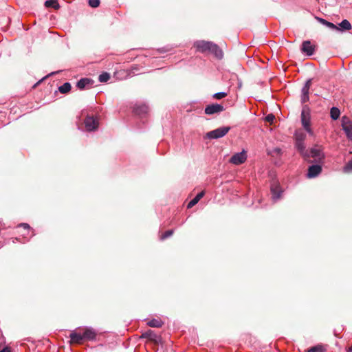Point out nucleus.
<instances>
[{"mask_svg": "<svg viewBox=\"0 0 352 352\" xmlns=\"http://www.w3.org/2000/svg\"><path fill=\"white\" fill-rule=\"evenodd\" d=\"M193 46L197 51L201 53H210L218 59H221L223 56V52L220 47L211 41H197Z\"/></svg>", "mask_w": 352, "mask_h": 352, "instance_id": "f257e3e1", "label": "nucleus"}, {"mask_svg": "<svg viewBox=\"0 0 352 352\" xmlns=\"http://www.w3.org/2000/svg\"><path fill=\"white\" fill-rule=\"evenodd\" d=\"M304 157L305 160H308L310 157L313 158L314 160L311 162H322L324 159V155L321 146H316L311 148L309 151H306Z\"/></svg>", "mask_w": 352, "mask_h": 352, "instance_id": "f03ea898", "label": "nucleus"}, {"mask_svg": "<svg viewBox=\"0 0 352 352\" xmlns=\"http://www.w3.org/2000/svg\"><path fill=\"white\" fill-rule=\"evenodd\" d=\"M310 109L307 105L302 107L301 112V122L305 130L311 135H314V132L310 126Z\"/></svg>", "mask_w": 352, "mask_h": 352, "instance_id": "7ed1b4c3", "label": "nucleus"}, {"mask_svg": "<svg viewBox=\"0 0 352 352\" xmlns=\"http://www.w3.org/2000/svg\"><path fill=\"white\" fill-rule=\"evenodd\" d=\"M230 130V126H223L211 131L206 133V138L209 139H217L225 136Z\"/></svg>", "mask_w": 352, "mask_h": 352, "instance_id": "20e7f679", "label": "nucleus"}, {"mask_svg": "<svg viewBox=\"0 0 352 352\" xmlns=\"http://www.w3.org/2000/svg\"><path fill=\"white\" fill-rule=\"evenodd\" d=\"M342 126L349 140H352V121L346 116L342 118Z\"/></svg>", "mask_w": 352, "mask_h": 352, "instance_id": "39448f33", "label": "nucleus"}, {"mask_svg": "<svg viewBox=\"0 0 352 352\" xmlns=\"http://www.w3.org/2000/svg\"><path fill=\"white\" fill-rule=\"evenodd\" d=\"M87 131H95L98 127V122L93 116H87L84 121Z\"/></svg>", "mask_w": 352, "mask_h": 352, "instance_id": "423d86ee", "label": "nucleus"}, {"mask_svg": "<svg viewBox=\"0 0 352 352\" xmlns=\"http://www.w3.org/2000/svg\"><path fill=\"white\" fill-rule=\"evenodd\" d=\"M224 111L223 105L219 104H212L206 106L204 112L206 115H213Z\"/></svg>", "mask_w": 352, "mask_h": 352, "instance_id": "0eeeda50", "label": "nucleus"}, {"mask_svg": "<svg viewBox=\"0 0 352 352\" xmlns=\"http://www.w3.org/2000/svg\"><path fill=\"white\" fill-rule=\"evenodd\" d=\"M247 159L246 154L244 151L241 153H235L230 159V162L235 164L239 165L243 164Z\"/></svg>", "mask_w": 352, "mask_h": 352, "instance_id": "6e6552de", "label": "nucleus"}, {"mask_svg": "<svg viewBox=\"0 0 352 352\" xmlns=\"http://www.w3.org/2000/svg\"><path fill=\"white\" fill-rule=\"evenodd\" d=\"M311 85V79H309L305 82L304 87L302 89V95H301V102L305 103L307 101H309V89Z\"/></svg>", "mask_w": 352, "mask_h": 352, "instance_id": "1a4fd4ad", "label": "nucleus"}, {"mask_svg": "<svg viewBox=\"0 0 352 352\" xmlns=\"http://www.w3.org/2000/svg\"><path fill=\"white\" fill-rule=\"evenodd\" d=\"M315 45H311L309 41L302 42L301 50L308 56H311L315 52Z\"/></svg>", "mask_w": 352, "mask_h": 352, "instance_id": "9d476101", "label": "nucleus"}, {"mask_svg": "<svg viewBox=\"0 0 352 352\" xmlns=\"http://www.w3.org/2000/svg\"><path fill=\"white\" fill-rule=\"evenodd\" d=\"M322 171V167L319 164H314L309 167L307 177L313 178L318 176Z\"/></svg>", "mask_w": 352, "mask_h": 352, "instance_id": "9b49d317", "label": "nucleus"}, {"mask_svg": "<svg viewBox=\"0 0 352 352\" xmlns=\"http://www.w3.org/2000/svg\"><path fill=\"white\" fill-rule=\"evenodd\" d=\"M69 338H71L70 342L72 344H82L85 340L82 337V333H77L75 331H72L70 335Z\"/></svg>", "mask_w": 352, "mask_h": 352, "instance_id": "f8f14e48", "label": "nucleus"}, {"mask_svg": "<svg viewBox=\"0 0 352 352\" xmlns=\"http://www.w3.org/2000/svg\"><path fill=\"white\" fill-rule=\"evenodd\" d=\"M82 337L85 341L94 340L96 337V333L93 329L85 328L82 333Z\"/></svg>", "mask_w": 352, "mask_h": 352, "instance_id": "ddd939ff", "label": "nucleus"}, {"mask_svg": "<svg viewBox=\"0 0 352 352\" xmlns=\"http://www.w3.org/2000/svg\"><path fill=\"white\" fill-rule=\"evenodd\" d=\"M141 338H147L146 341V347L151 346L152 347L154 342V334L151 330H148L144 333H142Z\"/></svg>", "mask_w": 352, "mask_h": 352, "instance_id": "4468645a", "label": "nucleus"}, {"mask_svg": "<svg viewBox=\"0 0 352 352\" xmlns=\"http://www.w3.org/2000/svg\"><path fill=\"white\" fill-rule=\"evenodd\" d=\"M94 82V80L90 79V78H81L79 81H78V82L76 83V87L79 89H85L87 86L89 85H91Z\"/></svg>", "mask_w": 352, "mask_h": 352, "instance_id": "2eb2a0df", "label": "nucleus"}, {"mask_svg": "<svg viewBox=\"0 0 352 352\" xmlns=\"http://www.w3.org/2000/svg\"><path fill=\"white\" fill-rule=\"evenodd\" d=\"M133 111L135 114L143 116L148 112V107L145 104L136 105L133 108Z\"/></svg>", "mask_w": 352, "mask_h": 352, "instance_id": "dca6fc26", "label": "nucleus"}, {"mask_svg": "<svg viewBox=\"0 0 352 352\" xmlns=\"http://www.w3.org/2000/svg\"><path fill=\"white\" fill-rule=\"evenodd\" d=\"M205 195V192L204 191H201L199 193H198L195 197H194L188 204V206H187V208H192L194 206H195L198 202Z\"/></svg>", "mask_w": 352, "mask_h": 352, "instance_id": "f3484780", "label": "nucleus"}, {"mask_svg": "<svg viewBox=\"0 0 352 352\" xmlns=\"http://www.w3.org/2000/svg\"><path fill=\"white\" fill-rule=\"evenodd\" d=\"M45 6L46 8H54L55 10H58L60 6L57 0H47L45 2Z\"/></svg>", "mask_w": 352, "mask_h": 352, "instance_id": "a211bd4d", "label": "nucleus"}, {"mask_svg": "<svg viewBox=\"0 0 352 352\" xmlns=\"http://www.w3.org/2000/svg\"><path fill=\"white\" fill-rule=\"evenodd\" d=\"M317 20L320 22L322 24L327 26L328 28H331V29H333V30H340L336 25H334L333 23H331V22H329L327 21H326L325 19H322V18H317Z\"/></svg>", "mask_w": 352, "mask_h": 352, "instance_id": "6ab92c4d", "label": "nucleus"}, {"mask_svg": "<svg viewBox=\"0 0 352 352\" xmlns=\"http://www.w3.org/2000/svg\"><path fill=\"white\" fill-rule=\"evenodd\" d=\"M72 86L69 82H65L58 87V90L62 94H67L71 90Z\"/></svg>", "mask_w": 352, "mask_h": 352, "instance_id": "aec40b11", "label": "nucleus"}, {"mask_svg": "<svg viewBox=\"0 0 352 352\" xmlns=\"http://www.w3.org/2000/svg\"><path fill=\"white\" fill-rule=\"evenodd\" d=\"M296 147L298 151L301 153V155L304 157L305 153H306L305 146L304 144V142H296Z\"/></svg>", "mask_w": 352, "mask_h": 352, "instance_id": "412c9836", "label": "nucleus"}, {"mask_svg": "<svg viewBox=\"0 0 352 352\" xmlns=\"http://www.w3.org/2000/svg\"><path fill=\"white\" fill-rule=\"evenodd\" d=\"M340 114V110L337 107H332L330 111L331 118L336 120H337Z\"/></svg>", "mask_w": 352, "mask_h": 352, "instance_id": "4be33fe9", "label": "nucleus"}, {"mask_svg": "<svg viewBox=\"0 0 352 352\" xmlns=\"http://www.w3.org/2000/svg\"><path fill=\"white\" fill-rule=\"evenodd\" d=\"M271 191H272V197L273 199H279L280 197V190H279L278 188V186H274V187H272L271 188Z\"/></svg>", "mask_w": 352, "mask_h": 352, "instance_id": "5701e85b", "label": "nucleus"}, {"mask_svg": "<svg viewBox=\"0 0 352 352\" xmlns=\"http://www.w3.org/2000/svg\"><path fill=\"white\" fill-rule=\"evenodd\" d=\"M341 29L344 30H350L351 29V25L349 21L346 19L343 20L340 24Z\"/></svg>", "mask_w": 352, "mask_h": 352, "instance_id": "b1692460", "label": "nucleus"}, {"mask_svg": "<svg viewBox=\"0 0 352 352\" xmlns=\"http://www.w3.org/2000/svg\"><path fill=\"white\" fill-rule=\"evenodd\" d=\"M306 135L300 131H296L295 133V139L296 142H304L305 140Z\"/></svg>", "mask_w": 352, "mask_h": 352, "instance_id": "393cba45", "label": "nucleus"}, {"mask_svg": "<svg viewBox=\"0 0 352 352\" xmlns=\"http://www.w3.org/2000/svg\"><path fill=\"white\" fill-rule=\"evenodd\" d=\"M109 78H110V74L107 72H103L98 77V80L101 82H105L108 81L109 80Z\"/></svg>", "mask_w": 352, "mask_h": 352, "instance_id": "a878e982", "label": "nucleus"}, {"mask_svg": "<svg viewBox=\"0 0 352 352\" xmlns=\"http://www.w3.org/2000/svg\"><path fill=\"white\" fill-rule=\"evenodd\" d=\"M325 349L322 345H317L310 348L308 352H324Z\"/></svg>", "mask_w": 352, "mask_h": 352, "instance_id": "bb28decb", "label": "nucleus"}, {"mask_svg": "<svg viewBox=\"0 0 352 352\" xmlns=\"http://www.w3.org/2000/svg\"><path fill=\"white\" fill-rule=\"evenodd\" d=\"M172 234H173V230H166V232H164V233H162V234H160V239L161 240H164V239H167L168 237L170 236Z\"/></svg>", "mask_w": 352, "mask_h": 352, "instance_id": "cd10ccee", "label": "nucleus"}, {"mask_svg": "<svg viewBox=\"0 0 352 352\" xmlns=\"http://www.w3.org/2000/svg\"><path fill=\"white\" fill-rule=\"evenodd\" d=\"M227 96H228V94L226 92H219V93L214 94L213 95V98L217 100H220V99L225 98Z\"/></svg>", "mask_w": 352, "mask_h": 352, "instance_id": "c85d7f7f", "label": "nucleus"}, {"mask_svg": "<svg viewBox=\"0 0 352 352\" xmlns=\"http://www.w3.org/2000/svg\"><path fill=\"white\" fill-rule=\"evenodd\" d=\"M89 5L92 8H98L100 5V0H89Z\"/></svg>", "mask_w": 352, "mask_h": 352, "instance_id": "c756f323", "label": "nucleus"}, {"mask_svg": "<svg viewBox=\"0 0 352 352\" xmlns=\"http://www.w3.org/2000/svg\"><path fill=\"white\" fill-rule=\"evenodd\" d=\"M344 169L345 172L349 173L352 171V159L349 162L346 163Z\"/></svg>", "mask_w": 352, "mask_h": 352, "instance_id": "7c9ffc66", "label": "nucleus"}, {"mask_svg": "<svg viewBox=\"0 0 352 352\" xmlns=\"http://www.w3.org/2000/svg\"><path fill=\"white\" fill-rule=\"evenodd\" d=\"M274 119H275V116H274L273 114H272V113L268 114V115L265 117V121H266V122H270V123H271V124H272V122H273V121L274 120Z\"/></svg>", "mask_w": 352, "mask_h": 352, "instance_id": "2f4dec72", "label": "nucleus"}, {"mask_svg": "<svg viewBox=\"0 0 352 352\" xmlns=\"http://www.w3.org/2000/svg\"><path fill=\"white\" fill-rule=\"evenodd\" d=\"M20 227H22L25 230H32V236H34L35 234H34V230H32L30 227V226L28 223H21L19 225Z\"/></svg>", "mask_w": 352, "mask_h": 352, "instance_id": "473e14b6", "label": "nucleus"}, {"mask_svg": "<svg viewBox=\"0 0 352 352\" xmlns=\"http://www.w3.org/2000/svg\"><path fill=\"white\" fill-rule=\"evenodd\" d=\"M162 325V322L161 320L158 321L155 320V328L156 327H160Z\"/></svg>", "mask_w": 352, "mask_h": 352, "instance_id": "72a5a7b5", "label": "nucleus"}, {"mask_svg": "<svg viewBox=\"0 0 352 352\" xmlns=\"http://www.w3.org/2000/svg\"><path fill=\"white\" fill-rule=\"evenodd\" d=\"M0 352H10V349L9 347L6 346L3 348Z\"/></svg>", "mask_w": 352, "mask_h": 352, "instance_id": "f704fd0d", "label": "nucleus"}, {"mask_svg": "<svg viewBox=\"0 0 352 352\" xmlns=\"http://www.w3.org/2000/svg\"><path fill=\"white\" fill-rule=\"evenodd\" d=\"M148 325L151 327H154V320H151L148 322Z\"/></svg>", "mask_w": 352, "mask_h": 352, "instance_id": "c9c22d12", "label": "nucleus"}, {"mask_svg": "<svg viewBox=\"0 0 352 352\" xmlns=\"http://www.w3.org/2000/svg\"><path fill=\"white\" fill-rule=\"evenodd\" d=\"M155 344L157 343V338L155 337Z\"/></svg>", "mask_w": 352, "mask_h": 352, "instance_id": "e433bc0d", "label": "nucleus"}]
</instances>
